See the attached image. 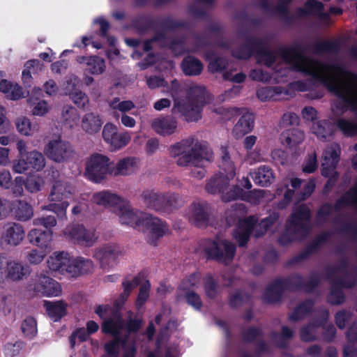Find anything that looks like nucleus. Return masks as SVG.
<instances>
[{
    "label": "nucleus",
    "instance_id": "1",
    "mask_svg": "<svg viewBox=\"0 0 357 357\" xmlns=\"http://www.w3.org/2000/svg\"><path fill=\"white\" fill-rule=\"evenodd\" d=\"M257 60L267 66L282 61L322 83L339 98L333 107L335 114H342L348 107L357 112V75L346 70L340 64L320 63L303 56L294 48H282L278 52L262 49L257 53Z\"/></svg>",
    "mask_w": 357,
    "mask_h": 357
},
{
    "label": "nucleus",
    "instance_id": "2",
    "mask_svg": "<svg viewBox=\"0 0 357 357\" xmlns=\"http://www.w3.org/2000/svg\"><path fill=\"white\" fill-rule=\"evenodd\" d=\"M171 156L176 159L180 167H193L191 175L197 179L202 178L206 174L202 167L206 161L212 158V153L206 143L190 137L176 143L169 148Z\"/></svg>",
    "mask_w": 357,
    "mask_h": 357
},
{
    "label": "nucleus",
    "instance_id": "3",
    "mask_svg": "<svg viewBox=\"0 0 357 357\" xmlns=\"http://www.w3.org/2000/svg\"><path fill=\"white\" fill-rule=\"evenodd\" d=\"M222 165L223 172L215 174L206 183V190L211 194H220L221 199L225 202L242 198L243 190L238 185H229V181L236 175V169L230 160L227 147H221Z\"/></svg>",
    "mask_w": 357,
    "mask_h": 357
},
{
    "label": "nucleus",
    "instance_id": "4",
    "mask_svg": "<svg viewBox=\"0 0 357 357\" xmlns=\"http://www.w3.org/2000/svg\"><path fill=\"white\" fill-rule=\"evenodd\" d=\"M174 98V113H181L188 122H197L202 117L203 107L211 100V97L203 85L190 84L187 87V96L185 99Z\"/></svg>",
    "mask_w": 357,
    "mask_h": 357
},
{
    "label": "nucleus",
    "instance_id": "5",
    "mask_svg": "<svg viewBox=\"0 0 357 357\" xmlns=\"http://www.w3.org/2000/svg\"><path fill=\"white\" fill-rule=\"evenodd\" d=\"M140 326L141 321L136 319H130L125 325L117 312L105 319L102 325V332L111 334L115 339L105 344L107 354L103 357H118L119 344L123 347V340L128 342L132 337L130 333L137 331Z\"/></svg>",
    "mask_w": 357,
    "mask_h": 357
},
{
    "label": "nucleus",
    "instance_id": "6",
    "mask_svg": "<svg viewBox=\"0 0 357 357\" xmlns=\"http://www.w3.org/2000/svg\"><path fill=\"white\" fill-rule=\"evenodd\" d=\"M278 218V213H273L268 218H264L258 225H256L257 220L253 217L240 220L234 234V238L238 242L240 246H243L251 233L256 238L262 236Z\"/></svg>",
    "mask_w": 357,
    "mask_h": 357
},
{
    "label": "nucleus",
    "instance_id": "7",
    "mask_svg": "<svg viewBox=\"0 0 357 357\" xmlns=\"http://www.w3.org/2000/svg\"><path fill=\"white\" fill-rule=\"evenodd\" d=\"M310 229V209L305 204L295 206L287 222V231L291 236L290 240L303 237Z\"/></svg>",
    "mask_w": 357,
    "mask_h": 357
},
{
    "label": "nucleus",
    "instance_id": "8",
    "mask_svg": "<svg viewBox=\"0 0 357 357\" xmlns=\"http://www.w3.org/2000/svg\"><path fill=\"white\" fill-rule=\"evenodd\" d=\"M202 249L209 258L225 264L232 261L236 252L235 245L220 236L213 240H206Z\"/></svg>",
    "mask_w": 357,
    "mask_h": 357
},
{
    "label": "nucleus",
    "instance_id": "9",
    "mask_svg": "<svg viewBox=\"0 0 357 357\" xmlns=\"http://www.w3.org/2000/svg\"><path fill=\"white\" fill-rule=\"evenodd\" d=\"M112 161L105 155L93 153L86 161L84 176L94 183H100L110 175Z\"/></svg>",
    "mask_w": 357,
    "mask_h": 357
},
{
    "label": "nucleus",
    "instance_id": "10",
    "mask_svg": "<svg viewBox=\"0 0 357 357\" xmlns=\"http://www.w3.org/2000/svg\"><path fill=\"white\" fill-rule=\"evenodd\" d=\"M144 204L155 211L169 212L177 205L179 197L172 192H160L153 190H145L141 195Z\"/></svg>",
    "mask_w": 357,
    "mask_h": 357
},
{
    "label": "nucleus",
    "instance_id": "11",
    "mask_svg": "<svg viewBox=\"0 0 357 357\" xmlns=\"http://www.w3.org/2000/svg\"><path fill=\"white\" fill-rule=\"evenodd\" d=\"M44 153L50 160L57 163L66 162L74 155L72 146L59 137L48 142L44 147Z\"/></svg>",
    "mask_w": 357,
    "mask_h": 357
},
{
    "label": "nucleus",
    "instance_id": "12",
    "mask_svg": "<svg viewBox=\"0 0 357 357\" xmlns=\"http://www.w3.org/2000/svg\"><path fill=\"white\" fill-rule=\"evenodd\" d=\"M123 255V249L116 244H105L94 250L93 257L99 261L101 268L109 270L116 264Z\"/></svg>",
    "mask_w": 357,
    "mask_h": 357
},
{
    "label": "nucleus",
    "instance_id": "13",
    "mask_svg": "<svg viewBox=\"0 0 357 357\" xmlns=\"http://www.w3.org/2000/svg\"><path fill=\"white\" fill-rule=\"evenodd\" d=\"M142 224L140 230L147 233L148 241L150 243L154 244L156 239L169 233L168 227L159 218L147 213L142 215Z\"/></svg>",
    "mask_w": 357,
    "mask_h": 357
},
{
    "label": "nucleus",
    "instance_id": "14",
    "mask_svg": "<svg viewBox=\"0 0 357 357\" xmlns=\"http://www.w3.org/2000/svg\"><path fill=\"white\" fill-rule=\"evenodd\" d=\"M116 213L122 224L129 225L139 230L141 229L142 224V216L146 214L133 209L126 199H124L123 203L117 206Z\"/></svg>",
    "mask_w": 357,
    "mask_h": 357
},
{
    "label": "nucleus",
    "instance_id": "15",
    "mask_svg": "<svg viewBox=\"0 0 357 357\" xmlns=\"http://www.w3.org/2000/svg\"><path fill=\"white\" fill-rule=\"evenodd\" d=\"M65 234L78 244L89 247L92 246L98 239L94 229H87L83 225L67 227Z\"/></svg>",
    "mask_w": 357,
    "mask_h": 357
},
{
    "label": "nucleus",
    "instance_id": "16",
    "mask_svg": "<svg viewBox=\"0 0 357 357\" xmlns=\"http://www.w3.org/2000/svg\"><path fill=\"white\" fill-rule=\"evenodd\" d=\"M340 154L341 147L336 143L330 144L324 150L321 164V174L324 176L327 177L332 174L340 161Z\"/></svg>",
    "mask_w": 357,
    "mask_h": 357
},
{
    "label": "nucleus",
    "instance_id": "17",
    "mask_svg": "<svg viewBox=\"0 0 357 357\" xmlns=\"http://www.w3.org/2000/svg\"><path fill=\"white\" fill-rule=\"evenodd\" d=\"M35 292L45 296H58L61 293L60 284L46 275H38L33 283Z\"/></svg>",
    "mask_w": 357,
    "mask_h": 357
},
{
    "label": "nucleus",
    "instance_id": "18",
    "mask_svg": "<svg viewBox=\"0 0 357 357\" xmlns=\"http://www.w3.org/2000/svg\"><path fill=\"white\" fill-rule=\"evenodd\" d=\"M24 237L23 227L15 222H8L3 226L1 242L3 244L17 246Z\"/></svg>",
    "mask_w": 357,
    "mask_h": 357
},
{
    "label": "nucleus",
    "instance_id": "19",
    "mask_svg": "<svg viewBox=\"0 0 357 357\" xmlns=\"http://www.w3.org/2000/svg\"><path fill=\"white\" fill-rule=\"evenodd\" d=\"M211 208L207 203H194L188 208L187 216L188 220L198 227L207 224Z\"/></svg>",
    "mask_w": 357,
    "mask_h": 357
},
{
    "label": "nucleus",
    "instance_id": "20",
    "mask_svg": "<svg viewBox=\"0 0 357 357\" xmlns=\"http://www.w3.org/2000/svg\"><path fill=\"white\" fill-rule=\"evenodd\" d=\"M139 162V159L135 157L122 158L116 164L112 162L110 175L113 176L131 175L138 169Z\"/></svg>",
    "mask_w": 357,
    "mask_h": 357
},
{
    "label": "nucleus",
    "instance_id": "21",
    "mask_svg": "<svg viewBox=\"0 0 357 357\" xmlns=\"http://www.w3.org/2000/svg\"><path fill=\"white\" fill-rule=\"evenodd\" d=\"M300 11L302 14L315 16L323 26L331 24L329 14L324 11V4L319 0H306L304 7Z\"/></svg>",
    "mask_w": 357,
    "mask_h": 357
},
{
    "label": "nucleus",
    "instance_id": "22",
    "mask_svg": "<svg viewBox=\"0 0 357 357\" xmlns=\"http://www.w3.org/2000/svg\"><path fill=\"white\" fill-rule=\"evenodd\" d=\"M153 130L160 135L169 136L174 134L177 128V121L171 116L154 119L151 123Z\"/></svg>",
    "mask_w": 357,
    "mask_h": 357
},
{
    "label": "nucleus",
    "instance_id": "23",
    "mask_svg": "<svg viewBox=\"0 0 357 357\" xmlns=\"http://www.w3.org/2000/svg\"><path fill=\"white\" fill-rule=\"evenodd\" d=\"M92 202L104 208L116 209L119 205L124 202V198L110 191L103 190L95 192L92 196Z\"/></svg>",
    "mask_w": 357,
    "mask_h": 357
},
{
    "label": "nucleus",
    "instance_id": "24",
    "mask_svg": "<svg viewBox=\"0 0 357 357\" xmlns=\"http://www.w3.org/2000/svg\"><path fill=\"white\" fill-rule=\"evenodd\" d=\"M70 257L64 252H55L51 255L47 261V267L50 271L61 274H68V266Z\"/></svg>",
    "mask_w": 357,
    "mask_h": 357
},
{
    "label": "nucleus",
    "instance_id": "25",
    "mask_svg": "<svg viewBox=\"0 0 357 357\" xmlns=\"http://www.w3.org/2000/svg\"><path fill=\"white\" fill-rule=\"evenodd\" d=\"M93 268V263L89 259L84 257L70 258L68 274L70 276L77 277L91 272Z\"/></svg>",
    "mask_w": 357,
    "mask_h": 357
},
{
    "label": "nucleus",
    "instance_id": "26",
    "mask_svg": "<svg viewBox=\"0 0 357 357\" xmlns=\"http://www.w3.org/2000/svg\"><path fill=\"white\" fill-rule=\"evenodd\" d=\"M8 265L7 280L20 281L29 275V268L17 260L9 257Z\"/></svg>",
    "mask_w": 357,
    "mask_h": 357
},
{
    "label": "nucleus",
    "instance_id": "27",
    "mask_svg": "<svg viewBox=\"0 0 357 357\" xmlns=\"http://www.w3.org/2000/svg\"><path fill=\"white\" fill-rule=\"evenodd\" d=\"M100 116L94 112L85 114L81 120V128L86 134L94 135L98 132L102 126Z\"/></svg>",
    "mask_w": 357,
    "mask_h": 357
},
{
    "label": "nucleus",
    "instance_id": "28",
    "mask_svg": "<svg viewBox=\"0 0 357 357\" xmlns=\"http://www.w3.org/2000/svg\"><path fill=\"white\" fill-rule=\"evenodd\" d=\"M77 61L86 66L87 70L95 75L102 74L106 69L105 60L98 56H78Z\"/></svg>",
    "mask_w": 357,
    "mask_h": 357
},
{
    "label": "nucleus",
    "instance_id": "29",
    "mask_svg": "<svg viewBox=\"0 0 357 357\" xmlns=\"http://www.w3.org/2000/svg\"><path fill=\"white\" fill-rule=\"evenodd\" d=\"M74 192V188L67 183L56 181L52 185L49 199L51 202H60L66 199Z\"/></svg>",
    "mask_w": 357,
    "mask_h": 357
},
{
    "label": "nucleus",
    "instance_id": "30",
    "mask_svg": "<svg viewBox=\"0 0 357 357\" xmlns=\"http://www.w3.org/2000/svg\"><path fill=\"white\" fill-rule=\"evenodd\" d=\"M27 237L32 245L47 248L52 241V233L49 230L43 231L36 228L29 231Z\"/></svg>",
    "mask_w": 357,
    "mask_h": 357
},
{
    "label": "nucleus",
    "instance_id": "31",
    "mask_svg": "<svg viewBox=\"0 0 357 357\" xmlns=\"http://www.w3.org/2000/svg\"><path fill=\"white\" fill-rule=\"evenodd\" d=\"M17 131L22 135L26 137L36 136L40 130L38 123H32L26 116H20L15 121Z\"/></svg>",
    "mask_w": 357,
    "mask_h": 357
},
{
    "label": "nucleus",
    "instance_id": "32",
    "mask_svg": "<svg viewBox=\"0 0 357 357\" xmlns=\"http://www.w3.org/2000/svg\"><path fill=\"white\" fill-rule=\"evenodd\" d=\"M254 127V117L252 114H244L236 123L233 134L236 138H241L250 132Z\"/></svg>",
    "mask_w": 357,
    "mask_h": 357
},
{
    "label": "nucleus",
    "instance_id": "33",
    "mask_svg": "<svg viewBox=\"0 0 357 357\" xmlns=\"http://www.w3.org/2000/svg\"><path fill=\"white\" fill-rule=\"evenodd\" d=\"M354 281L347 282L345 279L333 281L328 301L332 304H340L343 303L344 297L340 287L349 288L354 284Z\"/></svg>",
    "mask_w": 357,
    "mask_h": 357
},
{
    "label": "nucleus",
    "instance_id": "34",
    "mask_svg": "<svg viewBox=\"0 0 357 357\" xmlns=\"http://www.w3.org/2000/svg\"><path fill=\"white\" fill-rule=\"evenodd\" d=\"M12 211L15 218L20 221H27L33 216V209L31 204L22 200L13 203Z\"/></svg>",
    "mask_w": 357,
    "mask_h": 357
},
{
    "label": "nucleus",
    "instance_id": "35",
    "mask_svg": "<svg viewBox=\"0 0 357 357\" xmlns=\"http://www.w3.org/2000/svg\"><path fill=\"white\" fill-rule=\"evenodd\" d=\"M251 175L255 183L261 186H267L275 180L272 169L266 165L259 167Z\"/></svg>",
    "mask_w": 357,
    "mask_h": 357
},
{
    "label": "nucleus",
    "instance_id": "36",
    "mask_svg": "<svg viewBox=\"0 0 357 357\" xmlns=\"http://www.w3.org/2000/svg\"><path fill=\"white\" fill-rule=\"evenodd\" d=\"M45 305L49 317L54 321H57L66 314L68 305L62 301H47Z\"/></svg>",
    "mask_w": 357,
    "mask_h": 357
},
{
    "label": "nucleus",
    "instance_id": "37",
    "mask_svg": "<svg viewBox=\"0 0 357 357\" xmlns=\"http://www.w3.org/2000/svg\"><path fill=\"white\" fill-rule=\"evenodd\" d=\"M61 120L66 126L73 128L79 124V114L74 107L64 106L61 112Z\"/></svg>",
    "mask_w": 357,
    "mask_h": 357
},
{
    "label": "nucleus",
    "instance_id": "38",
    "mask_svg": "<svg viewBox=\"0 0 357 357\" xmlns=\"http://www.w3.org/2000/svg\"><path fill=\"white\" fill-rule=\"evenodd\" d=\"M312 132L320 139H326L333 134L334 126L329 121L324 120L313 123Z\"/></svg>",
    "mask_w": 357,
    "mask_h": 357
},
{
    "label": "nucleus",
    "instance_id": "39",
    "mask_svg": "<svg viewBox=\"0 0 357 357\" xmlns=\"http://www.w3.org/2000/svg\"><path fill=\"white\" fill-rule=\"evenodd\" d=\"M283 94H286V91L280 86L263 87L259 89L257 91L258 98L262 101L277 100Z\"/></svg>",
    "mask_w": 357,
    "mask_h": 357
},
{
    "label": "nucleus",
    "instance_id": "40",
    "mask_svg": "<svg viewBox=\"0 0 357 357\" xmlns=\"http://www.w3.org/2000/svg\"><path fill=\"white\" fill-rule=\"evenodd\" d=\"M109 106L113 116L119 119L120 118L119 112L122 113L129 112L135 107V104L131 100H121L118 98H114L109 101Z\"/></svg>",
    "mask_w": 357,
    "mask_h": 357
},
{
    "label": "nucleus",
    "instance_id": "41",
    "mask_svg": "<svg viewBox=\"0 0 357 357\" xmlns=\"http://www.w3.org/2000/svg\"><path fill=\"white\" fill-rule=\"evenodd\" d=\"M335 124L340 131L347 137L357 135V121L346 118H338Z\"/></svg>",
    "mask_w": 357,
    "mask_h": 357
},
{
    "label": "nucleus",
    "instance_id": "42",
    "mask_svg": "<svg viewBox=\"0 0 357 357\" xmlns=\"http://www.w3.org/2000/svg\"><path fill=\"white\" fill-rule=\"evenodd\" d=\"M182 69L187 75H197L202 71L203 66L198 59L188 56L183 59Z\"/></svg>",
    "mask_w": 357,
    "mask_h": 357
},
{
    "label": "nucleus",
    "instance_id": "43",
    "mask_svg": "<svg viewBox=\"0 0 357 357\" xmlns=\"http://www.w3.org/2000/svg\"><path fill=\"white\" fill-rule=\"evenodd\" d=\"M30 168L36 172L43 170L46 165V159L44 155L36 150L29 152L26 154Z\"/></svg>",
    "mask_w": 357,
    "mask_h": 357
},
{
    "label": "nucleus",
    "instance_id": "44",
    "mask_svg": "<svg viewBox=\"0 0 357 357\" xmlns=\"http://www.w3.org/2000/svg\"><path fill=\"white\" fill-rule=\"evenodd\" d=\"M304 134L301 130H293L282 134V141L287 146L294 147L303 142Z\"/></svg>",
    "mask_w": 357,
    "mask_h": 357
},
{
    "label": "nucleus",
    "instance_id": "45",
    "mask_svg": "<svg viewBox=\"0 0 357 357\" xmlns=\"http://www.w3.org/2000/svg\"><path fill=\"white\" fill-rule=\"evenodd\" d=\"M259 43L257 40L250 39L246 41L245 44L241 47L239 49L234 50L232 52L234 56L241 59H246L249 58L253 52V48L258 47Z\"/></svg>",
    "mask_w": 357,
    "mask_h": 357
},
{
    "label": "nucleus",
    "instance_id": "46",
    "mask_svg": "<svg viewBox=\"0 0 357 357\" xmlns=\"http://www.w3.org/2000/svg\"><path fill=\"white\" fill-rule=\"evenodd\" d=\"M282 291V284L279 282H275L266 289L263 296V298L266 302L268 303L277 302L281 298Z\"/></svg>",
    "mask_w": 357,
    "mask_h": 357
},
{
    "label": "nucleus",
    "instance_id": "47",
    "mask_svg": "<svg viewBox=\"0 0 357 357\" xmlns=\"http://www.w3.org/2000/svg\"><path fill=\"white\" fill-rule=\"evenodd\" d=\"M291 0H262L261 6L267 10H275L280 14H285L287 12L286 6Z\"/></svg>",
    "mask_w": 357,
    "mask_h": 357
},
{
    "label": "nucleus",
    "instance_id": "48",
    "mask_svg": "<svg viewBox=\"0 0 357 357\" xmlns=\"http://www.w3.org/2000/svg\"><path fill=\"white\" fill-rule=\"evenodd\" d=\"M29 102L32 108L31 113L34 116H43L50 110V107L45 100L37 102L34 98L30 97L29 98Z\"/></svg>",
    "mask_w": 357,
    "mask_h": 357
},
{
    "label": "nucleus",
    "instance_id": "49",
    "mask_svg": "<svg viewBox=\"0 0 357 357\" xmlns=\"http://www.w3.org/2000/svg\"><path fill=\"white\" fill-rule=\"evenodd\" d=\"M178 300L185 299L187 303L196 310H200L202 307L201 298L198 294L193 291H187L182 292V295L177 293Z\"/></svg>",
    "mask_w": 357,
    "mask_h": 357
},
{
    "label": "nucleus",
    "instance_id": "50",
    "mask_svg": "<svg viewBox=\"0 0 357 357\" xmlns=\"http://www.w3.org/2000/svg\"><path fill=\"white\" fill-rule=\"evenodd\" d=\"M45 185L44 178L40 176H32L27 178L25 187L30 192L40 191Z\"/></svg>",
    "mask_w": 357,
    "mask_h": 357
},
{
    "label": "nucleus",
    "instance_id": "51",
    "mask_svg": "<svg viewBox=\"0 0 357 357\" xmlns=\"http://www.w3.org/2000/svg\"><path fill=\"white\" fill-rule=\"evenodd\" d=\"M21 328L23 334L26 337L32 338L37 333L36 320L32 317L25 319L22 323Z\"/></svg>",
    "mask_w": 357,
    "mask_h": 357
},
{
    "label": "nucleus",
    "instance_id": "52",
    "mask_svg": "<svg viewBox=\"0 0 357 357\" xmlns=\"http://www.w3.org/2000/svg\"><path fill=\"white\" fill-rule=\"evenodd\" d=\"M199 278V274H192L181 282V285L178 289L177 293H179L180 295H182V292L190 291L191 288L195 287L198 284Z\"/></svg>",
    "mask_w": 357,
    "mask_h": 357
},
{
    "label": "nucleus",
    "instance_id": "53",
    "mask_svg": "<svg viewBox=\"0 0 357 357\" xmlns=\"http://www.w3.org/2000/svg\"><path fill=\"white\" fill-rule=\"evenodd\" d=\"M68 205V202L65 199H63L60 202H55V203L49 204L48 206H45L44 209L53 211L57 214L58 216L63 218L66 217V209Z\"/></svg>",
    "mask_w": 357,
    "mask_h": 357
},
{
    "label": "nucleus",
    "instance_id": "54",
    "mask_svg": "<svg viewBox=\"0 0 357 357\" xmlns=\"http://www.w3.org/2000/svg\"><path fill=\"white\" fill-rule=\"evenodd\" d=\"M347 204L357 206V181L355 186L337 202L336 207L340 208Z\"/></svg>",
    "mask_w": 357,
    "mask_h": 357
},
{
    "label": "nucleus",
    "instance_id": "55",
    "mask_svg": "<svg viewBox=\"0 0 357 357\" xmlns=\"http://www.w3.org/2000/svg\"><path fill=\"white\" fill-rule=\"evenodd\" d=\"M328 319V312L325 311L322 316L321 324L324 329V338L326 341H331L335 335L336 329L331 324H326L325 322Z\"/></svg>",
    "mask_w": 357,
    "mask_h": 357
},
{
    "label": "nucleus",
    "instance_id": "56",
    "mask_svg": "<svg viewBox=\"0 0 357 357\" xmlns=\"http://www.w3.org/2000/svg\"><path fill=\"white\" fill-rule=\"evenodd\" d=\"M151 289V284L149 281H146L141 285L139 292L136 300L135 305L137 307L140 308L146 303L149 297V291Z\"/></svg>",
    "mask_w": 357,
    "mask_h": 357
},
{
    "label": "nucleus",
    "instance_id": "57",
    "mask_svg": "<svg viewBox=\"0 0 357 357\" xmlns=\"http://www.w3.org/2000/svg\"><path fill=\"white\" fill-rule=\"evenodd\" d=\"M131 139L130 135L128 132L118 133L114 135L109 144L115 149H119L127 145Z\"/></svg>",
    "mask_w": 357,
    "mask_h": 357
},
{
    "label": "nucleus",
    "instance_id": "58",
    "mask_svg": "<svg viewBox=\"0 0 357 357\" xmlns=\"http://www.w3.org/2000/svg\"><path fill=\"white\" fill-rule=\"evenodd\" d=\"M68 96L79 108L84 109L89 105V99L87 95L81 91H75Z\"/></svg>",
    "mask_w": 357,
    "mask_h": 357
},
{
    "label": "nucleus",
    "instance_id": "59",
    "mask_svg": "<svg viewBox=\"0 0 357 357\" xmlns=\"http://www.w3.org/2000/svg\"><path fill=\"white\" fill-rule=\"evenodd\" d=\"M317 324H310L301 330L300 336L305 342L312 341L317 337Z\"/></svg>",
    "mask_w": 357,
    "mask_h": 357
},
{
    "label": "nucleus",
    "instance_id": "60",
    "mask_svg": "<svg viewBox=\"0 0 357 357\" xmlns=\"http://www.w3.org/2000/svg\"><path fill=\"white\" fill-rule=\"evenodd\" d=\"M7 97L11 100H19L23 97L22 88L17 84H13L8 81L7 91H3Z\"/></svg>",
    "mask_w": 357,
    "mask_h": 357
},
{
    "label": "nucleus",
    "instance_id": "61",
    "mask_svg": "<svg viewBox=\"0 0 357 357\" xmlns=\"http://www.w3.org/2000/svg\"><path fill=\"white\" fill-rule=\"evenodd\" d=\"M312 307V303L307 301L300 305L294 312L291 314L290 319L296 321L301 319L306 313H307Z\"/></svg>",
    "mask_w": 357,
    "mask_h": 357
},
{
    "label": "nucleus",
    "instance_id": "62",
    "mask_svg": "<svg viewBox=\"0 0 357 357\" xmlns=\"http://www.w3.org/2000/svg\"><path fill=\"white\" fill-rule=\"evenodd\" d=\"M337 45L331 41H320L314 46V50L316 53L323 54L333 52L337 50Z\"/></svg>",
    "mask_w": 357,
    "mask_h": 357
},
{
    "label": "nucleus",
    "instance_id": "63",
    "mask_svg": "<svg viewBox=\"0 0 357 357\" xmlns=\"http://www.w3.org/2000/svg\"><path fill=\"white\" fill-rule=\"evenodd\" d=\"M20 156L17 159L13 161L12 170L17 174H22L26 172L29 168V161L24 158Z\"/></svg>",
    "mask_w": 357,
    "mask_h": 357
},
{
    "label": "nucleus",
    "instance_id": "64",
    "mask_svg": "<svg viewBox=\"0 0 357 357\" xmlns=\"http://www.w3.org/2000/svg\"><path fill=\"white\" fill-rule=\"evenodd\" d=\"M351 312L349 310H341L336 313L335 321L337 326L343 329L345 328L347 324L351 320Z\"/></svg>",
    "mask_w": 357,
    "mask_h": 357
}]
</instances>
